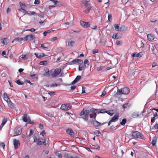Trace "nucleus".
Masks as SVG:
<instances>
[{"label":"nucleus","mask_w":158,"mask_h":158,"mask_svg":"<svg viewBox=\"0 0 158 158\" xmlns=\"http://www.w3.org/2000/svg\"><path fill=\"white\" fill-rule=\"evenodd\" d=\"M89 110H85L84 109L80 113V115L81 117L80 118H82L85 121H87L89 118Z\"/></svg>","instance_id":"f257e3e1"},{"label":"nucleus","mask_w":158,"mask_h":158,"mask_svg":"<svg viewBox=\"0 0 158 158\" xmlns=\"http://www.w3.org/2000/svg\"><path fill=\"white\" fill-rule=\"evenodd\" d=\"M130 92V90L128 88H123L121 89H118L116 94H127Z\"/></svg>","instance_id":"f03ea898"},{"label":"nucleus","mask_w":158,"mask_h":158,"mask_svg":"<svg viewBox=\"0 0 158 158\" xmlns=\"http://www.w3.org/2000/svg\"><path fill=\"white\" fill-rule=\"evenodd\" d=\"M98 110V109L92 108L89 110V117L91 118H93L92 119L95 120V118L96 117L97 112L95 111H97Z\"/></svg>","instance_id":"7ed1b4c3"},{"label":"nucleus","mask_w":158,"mask_h":158,"mask_svg":"<svg viewBox=\"0 0 158 158\" xmlns=\"http://www.w3.org/2000/svg\"><path fill=\"white\" fill-rule=\"evenodd\" d=\"M131 136L134 138H142V134L138 131H132L131 133Z\"/></svg>","instance_id":"20e7f679"},{"label":"nucleus","mask_w":158,"mask_h":158,"mask_svg":"<svg viewBox=\"0 0 158 158\" xmlns=\"http://www.w3.org/2000/svg\"><path fill=\"white\" fill-rule=\"evenodd\" d=\"M61 68L60 67L57 68L54 70L53 73L51 75L53 77H56L61 73Z\"/></svg>","instance_id":"39448f33"},{"label":"nucleus","mask_w":158,"mask_h":158,"mask_svg":"<svg viewBox=\"0 0 158 158\" xmlns=\"http://www.w3.org/2000/svg\"><path fill=\"white\" fill-rule=\"evenodd\" d=\"M83 63V62L82 60L79 59H76L69 62V64L70 65H73L76 64V63H78L80 64H82Z\"/></svg>","instance_id":"423d86ee"},{"label":"nucleus","mask_w":158,"mask_h":158,"mask_svg":"<svg viewBox=\"0 0 158 158\" xmlns=\"http://www.w3.org/2000/svg\"><path fill=\"white\" fill-rule=\"evenodd\" d=\"M67 133L72 137H75V134L73 131L71 129L68 128L66 130Z\"/></svg>","instance_id":"0eeeda50"},{"label":"nucleus","mask_w":158,"mask_h":158,"mask_svg":"<svg viewBox=\"0 0 158 158\" xmlns=\"http://www.w3.org/2000/svg\"><path fill=\"white\" fill-rule=\"evenodd\" d=\"M82 3L85 7H88L90 6V1H87L85 0H83L82 2Z\"/></svg>","instance_id":"6e6552de"},{"label":"nucleus","mask_w":158,"mask_h":158,"mask_svg":"<svg viewBox=\"0 0 158 158\" xmlns=\"http://www.w3.org/2000/svg\"><path fill=\"white\" fill-rule=\"evenodd\" d=\"M14 132L16 135L21 134L22 133V129L21 127H19L16 128L14 130Z\"/></svg>","instance_id":"1a4fd4ad"},{"label":"nucleus","mask_w":158,"mask_h":158,"mask_svg":"<svg viewBox=\"0 0 158 158\" xmlns=\"http://www.w3.org/2000/svg\"><path fill=\"white\" fill-rule=\"evenodd\" d=\"M80 23L81 26L84 28H86L90 26V24L88 22L81 21Z\"/></svg>","instance_id":"9d476101"},{"label":"nucleus","mask_w":158,"mask_h":158,"mask_svg":"<svg viewBox=\"0 0 158 158\" xmlns=\"http://www.w3.org/2000/svg\"><path fill=\"white\" fill-rule=\"evenodd\" d=\"M91 123L93 124V125L95 127H99L101 125V123L96 121V119H92Z\"/></svg>","instance_id":"9b49d317"},{"label":"nucleus","mask_w":158,"mask_h":158,"mask_svg":"<svg viewBox=\"0 0 158 158\" xmlns=\"http://www.w3.org/2000/svg\"><path fill=\"white\" fill-rule=\"evenodd\" d=\"M34 38V36L32 34L27 35L25 37H24L25 41H26L28 40H32Z\"/></svg>","instance_id":"f8f14e48"},{"label":"nucleus","mask_w":158,"mask_h":158,"mask_svg":"<svg viewBox=\"0 0 158 158\" xmlns=\"http://www.w3.org/2000/svg\"><path fill=\"white\" fill-rule=\"evenodd\" d=\"M13 143L15 148H17L20 145V142L19 141L15 139H14Z\"/></svg>","instance_id":"ddd939ff"},{"label":"nucleus","mask_w":158,"mask_h":158,"mask_svg":"<svg viewBox=\"0 0 158 158\" xmlns=\"http://www.w3.org/2000/svg\"><path fill=\"white\" fill-rule=\"evenodd\" d=\"M7 118H5V117L3 118L2 120V121L1 124L0 126V130H1L2 128L4 126L5 124L6 123L7 121Z\"/></svg>","instance_id":"4468645a"},{"label":"nucleus","mask_w":158,"mask_h":158,"mask_svg":"<svg viewBox=\"0 0 158 158\" xmlns=\"http://www.w3.org/2000/svg\"><path fill=\"white\" fill-rule=\"evenodd\" d=\"M142 53L141 52H139V53H137L135 52L132 54V56L133 57H141L142 56Z\"/></svg>","instance_id":"2eb2a0df"},{"label":"nucleus","mask_w":158,"mask_h":158,"mask_svg":"<svg viewBox=\"0 0 158 158\" xmlns=\"http://www.w3.org/2000/svg\"><path fill=\"white\" fill-rule=\"evenodd\" d=\"M118 119V114H115L114 116L111 118V121L115 122L117 121Z\"/></svg>","instance_id":"dca6fc26"},{"label":"nucleus","mask_w":158,"mask_h":158,"mask_svg":"<svg viewBox=\"0 0 158 158\" xmlns=\"http://www.w3.org/2000/svg\"><path fill=\"white\" fill-rule=\"evenodd\" d=\"M3 98L4 100L5 101L7 102L10 101V99L8 96L7 94L5 93L3 94Z\"/></svg>","instance_id":"f3484780"},{"label":"nucleus","mask_w":158,"mask_h":158,"mask_svg":"<svg viewBox=\"0 0 158 158\" xmlns=\"http://www.w3.org/2000/svg\"><path fill=\"white\" fill-rule=\"evenodd\" d=\"M61 109L62 110H69V109H70V107H68L65 104H63L61 106Z\"/></svg>","instance_id":"a211bd4d"},{"label":"nucleus","mask_w":158,"mask_h":158,"mask_svg":"<svg viewBox=\"0 0 158 158\" xmlns=\"http://www.w3.org/2000/svg\"><path fill=\"white\" fill-rule=\"evenodd\" d=\"M114 28L116 31H122L123 30H122V27H120L119 26L118 24H115L114 25Z\"/></svg>","instance_id":"6ab92c4d"},{"label":"nucleus","mask_w":158,"mask_h":158,"mask_svg":"<svg viewBox=\"0 0 158 158\" xmlns=\"http://www.w3.org/2000/svg\"><path fill=\"white\" fill-rule=\"evenodd\" d=\"M81 78V77L80 76H77L75 78V79L72 82V84H73L75 83L76 82H78Z\"/></svg>","instance_id":"aec40b11"},{"label":"nucleus","mask_w":158,"mask_h":158,"mask_svg":"<svg viewBox=\"0 0 158 158\" xmlns=\"http://www.w3.org/2000/svg\"><path fill=\"white\" fill-rule=\"evenodd\" d=\"M34 54L35 55L37 58H42L45 56L44 54V53H42L40 54H38L37 53H35Z\"/></svg>","instance_id":"412c9836"},{"label":"nucleus","mask_w":158,"mask_h":158,"mask_svg":"<svg viewBox=\"0 0 158 158\" xmlns=\"http://www.w3.org/2000/svg\"><path fill=\"white\" fill-rule=\"evenodd\" d=\"M22 120L23 122H27L30 119L27 117V114H25L22 117Z\"/></svg>","instance_id":"4be33fe9"},{"label":"nucleus","mask_w":158,"mask_h":158,"mask_svg":"<svg viewBox=\"0 0 158 158\" xmlns=\"http://www.w3.org/2000/svg\"><path fill=\"white\" fill-rule=\"evenodd\" d=\"M23 40L25 41L24 37L23 38L18 37L14 39V40L12 41V42L13 43L14 41L21 42Z\"/></svg>","instance_id":"5701e85b"},{"label":"nucleus","mask_w":158,"mask_h":158,"mask_svg":"<svg viewBox=\"0 0 158 158\" xmlns=\"http://www.w3.org/2000/svg\"><path fill=\"white\" fill-rule=\"evenodd\" d=\"M7 103L8 106L10 107V108L12 109L14 107V105L13 103L10 100L8 102H7Z\"/></svg>","instance_id":"b1692460"},{"label":"nucleus","mask_w":158,"mask_h":158,"mask_svg":"<svg viewBox=\"0 0 158 158\" xmlns=\"http://www.w3.org/2000/svg\"><path fill=\"white\" fill-rule=\"evenodd\" d=\"M156 140L157 138L155 136L153 138L151 142V143L153 146H154L156 144Z\"/></svg>","instance_id":"393cba45"},{"label":"nucleus","mask_w":158,"mask_h":158,"mask_svg":"<svg viewBox=\"0 0 158 158\" xmlns=\"http://www.w3.org/2000/svg\"><path fill=\"white\" fill-rule=\"evenodd\" d=\"M140 115L138 113L134 112L132 115V117L134 118H137Z\"/></svg>","instance_id":"a878e982"},{"label":"nucleus","mask_w":158,"mask_h":158,"mask_svg":"<svg viewBox=\"0 0 158 158\" xmlns=\"http://www.w3.org/2000/svg\"><path fill=\"white\" fill-rule=\"evenodd\" d=\"M85 65L82 64H80L79 66L78 70L80 71L84 70L85 69Z\"/></svg>","instance_id":"bb28decb"},{"label":"nucleus","mask_w":158,"mask_h":158,"mask_svg":"<svg viewBox=\"0 0 158 158\" xmlns=\"http://www.w3.org/2000/svg\"><path fill=\"white\" fill-rule=\"evenodd\" d=\"M91 8L92 7L91 6H89L88 7V8L86 9L85 10L83 11L84 12L85 14L88 13L90 11V10L91 9Z\"/></svg>","instance_id":"cd10ccee"},{"label":"nucleus","mask_w":158,"mask_h":158,"mask_svg":"<svg viewBox=\"0 0 158 158\" xmlns=\"http://www.w3.org/2000/svg\"><path fill=\"white\" fill-rule=\"evenodd\" d=\"M147 38L148 40L150 41L154 39L153 37L150 34L148 35Z\"/></svg>","instance_id":"c85d7f7f"},{"label":"nucleus","mask_w":158,"mask_h":158,"mask_svg":"<svg viewBox=\"0 0 158 158\" xmlns=\"http://www.w3.org/2000/svg\"><path fill=\"white\" fill-rule=\"evenodd\" d=\"M19 5L20 7L24 9H26L27 6L24 3H23L21 2H19Z\"/></svg>","instance_id":"c756f323"},{"label":"nucleus","mask_w":158,"mask_h":158,"mask_svg":"<svg viewBox=\"0 0 158 158\" xmlns=\"http://www.w3.org/2000/svg\"><path fill=\"white\" fill-rule=\"evenodd\" d=\"M51 1H52L53 3H54V5L56 6H57L59 5L58 3H59V2L57 0H51Z\"/></svg>","instance_id":"7c9ffc66"},{"label":"nucleus","mask_w":158,"mask_h":158,"mask_svg":"<svg viewBox=\"0 0 158 158\" xmlns=\"http://www.w3.org/2000/svg\"><path fill=\"white\" fill-rule=\"evenodd\" d=\"M156 48V47L154 45L152 44L151 45H150V49L153 51H154Z\"/></svg>","instance_id":"2f4dec72"},{"label":"nucleus","mask_w":158,"mask_h":158,"mask_svg":"<svg viewBox=\"0 0 158 158\" xmlns=\"http://www.w3.org/2000/svg\"><path fill=\"white\" fill-rule=\"evenodd\" d=\"M75 43L74 41H69L68 42V45L69 46H73L74 44Z\"/></svg>","instance_id":"473e14b6"},{"label":"nucleus","mask_w":158,"mask_h":158,"mask_svg":"<svg viewBox=\"0 0 158 158\" xmlns=\"http://www.w3.org/2000/svg\"><path fill=\"white\" fill-rule=\"evenodd\" d=\"M126 119L125 118H124L122 120V122L120 123V124L122 125H124L125 124L126 122Z\"/></svg>","instance_id":"72a5a7b5"},{"label":"nucleus","mask_w":158,"mask_h":158,"mask_svg":"<svg viewBox=\"0 0 158 158\" xmlns=\"http://www.w3.org/2000/svg\"><path fill=\"white\" fill-rule=\"evenodd\" d=\"M112 38L114 39H118L119 38L118 34H114L112 36Z\"/></svg>","instance_id":"f704fd0d"},{"label":"nucleus","mask_w":158,"mask_h":158,"mask_svg":"<svg viewBox=\"0 0 158 158\" xmlns=\"http://www.w3.org/2000/svg\"><path fill=\"white\" fill-rule=\"evenodd\" d=\"M94 134L97 136H98L101 134V133L99 130L95 131L94 132Z\"/></svg>","instance_id":"c9c22d12"},{"label":"nucleus","mask_w":158,"mask_h":158,"mask_svg":"<svg viewBox=\"0 0 158 158\" xmlns=\"http://www.w3.org/2000/svg\"><path fill=\"white\" fill-rule=\"evenodd\" d=\"M56 155L58 157V158H62V156L61 154L59 152H56Z\"/></svg>","instance_id":"e433bc0d"},{"label":"nucleus","mask_w":158,"mask_h":158,"mask_svg":"<svg viewBox=\"0 0 158 158\" xmlns=\"http://www.w3.org/2000/svg\"><path fill=\"white\" fill-rule=\"evenodd\" d=\"M108 21L109 22L111 21L112 20V15L111 14H109L108 15Z\"/></svg>","instance_id":"4c0bfd02"},{"label":"nucleus","mask_w":158,"mask_h":158,"mask_svg":"<svg viewBox=\"0 0 158 158\" xmlns=\"http://www.w3.org/2000/svg\"><path fill=\"white\" fill-rule=\"evenodd\" d=\"M36 14V13L34 11H28L27 15H33Z\"/></svg>","instance_id":"58836bf2"},{"label":"nucleus","mask_w":158,"mask_h":158,"mask_svg":"<svg viewBox=\"0 0 158 158\" xmlns=\"http://www.w3.org/2000/svg\"><path fill=\"white\" fill-rule=\"evenodd\" d=\"M47 63V61H41L40 63V64L41 65H44Z\"/></svg>","instance_id":"ea45409f"},{"label":"nucleus","mask_w":158,"mask_h":158,"mask_svg":"<svg viewBox=\"0 0 158 158\" xmlns=\"http://www.w3.org/2000/svg\"><path fill=\"white\" fill-rule=\"evenodd\" d=\"M15 82L19 85H22L24 84L23 82H21L19 80L16 81Z\"/></svg>","instance_id":"a19ab883"},{"label":"nucleus","mask_w":158,"mask_h":158,"mask_svg":"<svg viewBox=\"0 0 158 158\" xmlns=\"http://www.w3.org/2000/svg\"><path fill=\"white\" fill-rule=\"evenodd\" d=\"M84 64L85 67L86 66L85 64H87V65H89V60H85L84 61Z\"/></svg>","instance_id":"79ce46f5"},{"label":"nucleus","mask_w":158,"mask_h":158,"mask_svg":"<svg viewBox=\"0 0 158 158\" xmlns=\"http://www.w3.org/2000/svg\"><path fill=\"white\" fill-rule=\"evenodd\" d=\"M44 76H45V77L50 76V74H49V71H48L47 72H46V73H45L44 74Z\"/></svg>","instance_id":"37998d69"},{"label":"nucleus","mask_w":158,"mask_h":158,"mask_svg":"<svg viewBox=\"0 0 158 158\" xmlns=\"http://www.w3.org/2000/svg\"><path fill=\"white\" fill-rule=\"evenodd\" d=\"M128 103H126L124 104L122 106V108L123 109L127 108L128 106Z\"/></svg>","instance_id":"c03bdc74"},{"label":"nucleus","mask_w":158,"mask_h":158,"mask_svg":"<svg viewBox=\"0 0 158 158\" xmlns=\"http://www.w3.org/2000/svg\"><path fill=\"white\" fill-rule=\"evenodd\" d=\"M21 58L23 60H26L27 59V55H22Z\"/></svg>","instance_id":"a18cd8bd"},{"label":"nucleus","mask_w":158,"mask_h":158,"mask_svg":"<svg viewBox=\"0 0 158 158\" xmlns=\"http://www.w3.org/2000/svg\"><path fill=\"white\" fill-rule=\"evenodd\" d=\"M106 110L105 109H102L100 110L99 113H105L106 112Z\"/></svg>","instance_id":"49530a36"},{"label":"nucleus","mask_w":158,"mask_h":158,"mask_svg":"<svg viewBox=\"0 0 158 158\" xmlns=\"http://www.w3.org/2000/svg\"><path fill=\"white\" fill-rule=\"evenodd\" d=\"M5 144L4 143H2L0 144V147L4 149Z\"/></svg>","instance_id":"de8ad7c7"},{"label":"nucleus","mask_w":158,"mask_h":158,"mask_svg":"<svg viewBox=\"0 0 158 158\" xmlns=\"http://www.w3.org/2000/svg\"><path fill=\"white\" fill-rule=\"evenodd\" d=\"M33 134V131L31 129L30 131V133L28 135L29 136H31Z\"/></svg>","instance_id":"09e8293b"},{"label":"nucleus","mask_w":158,"mask_h":158,"mask_svg":"<svg viewBox=\"0 0 158 158\" xmlns=\"http://www.w3.org/2000/svg\"><path fill=\"white\" fill-rule=\"evenodd\" d=\"M37 144L38 145L40 146L42 145V142L41 141L37 142Z\"/></svg>","instance_id":"8fccbe9b"},{"label":"nucleus","mask_w":158,"mask_h":158,"mask_svg":"<svg viewBox=\"0 0 158 158\" xmlns=\"http://www.w3.org/2000/svg\"><path fill=\"white\" fill-rule=\"evenodd\" d=\"M46 134V133H45V132L44 131H42V132H41L40 134V135H42L43 136L44 135H45Z\"/></svg>","instance_id":"3c124183"},{"label":"nucleus","mask_w":158,"mask_h":158,"mask_svg":"<svg viewBox=\"0 0 158 158\" xmlns=\"http://www.w3.org/2000/svg\"><path fill=\"white\" fill-rule=\"evenodd\" d=\"M54 93L55 92L53 91H49L48 92V94L51 96H52L53 95Z\"/></svg>","instance_id":"603ef678"},{"label":"nucleus","mask_w":158,"mask_h":158,"mask_svg":"<svg viewBox=\"0 0 158 158\" xmlns=\"http://www.w3.org/2000/svg\"><path fill=\"white\" fill-rule=\"evenodd\" d=\"M57 39V37H55L52 38L51 39V40L52 41H55V40H56Z\"/></svg>","instance_id":"864d4df0"},{"label":"nucleus","mask_w":158,"mask_h":158,"mask_svg":"<svg viewBox=\"0 0 158 158\" xmlns=\"http://www.w3.org/2000/svg\"><path fill=\"white\" fill-rule=\"evenodd\" d=\"M106 92L105 91H103L102 93V94L100 95L101 96H103L105 95Z\"/></svg>","instance_id":"5fc2aeb1"},{"label":"nucleus","mask_w":158,"mask_h":158,"mask_svg":"<svg viewBox=\"0 0 158 158\" xmlns=\"http://www.w3.org/2000/svg\"><path fill=\"white\" fill-rule=\"evenodd\" d=\"M156 21H157V20L156 19H153L152 20V21H151L149 23L150 24H151V23H155V22H156Z\"/></svg>","instance_id":"6e6d98bb"},{"label":"nucleus","mask_w":158,"mask_h":158,"mask_svg":"<svg viewBox=\"0 0 158 158\" xmlns=\"http://www.w3.org/2000/svg\"><path fill=\"white\" fill-rule=\"evenodd\" d=\"M154 128L155 129H158V124L156 123L154 127Z\"/></svg>","instance_id":"4d7b16f0"},{"label":"nucleus","mask_w":158,"mask_h":158,"mask_svg":"<svg viewBox=\"0 0 158 158\" xmlns=\"http://www.w3.org/2000/svg\"><path fill=\"white\" fill-rule=\"evenodd\" d=\"M34 3L35 4H38L40 3V1L39 0H35Z\"/></svg>","instance_id":"13d9d810"},{"label":"nucleus","mask_w":158,"mask_h":158,"mask_svg":"<svg viewBox=\"0 0 158 158\" xmlns=\"http://www.w3.org/2000/svg\"><path fill=\"white\" fill-rule=\"evenodd\" d=\"M110 128V129H112L113 130H115L116 129L115 127H114V126H111Z\"/></svg>","instance_id":"bf43d9fd"},{"label":"nucleus","mask_w":158,"mask_h":158,"mask_svg":"<svg viewBox=\"0 0 158 158\" xmlns=\"http://www.w3.org/2000/svg\"><path fill=\"white\" fill-rule=\"evenodd\" d=\"M98 52V49H95L93 51V54H95Z\"/></svg>","instance_id":"052dcab7"},{"label":"nucleus","mask_w":158,"mask_h":158,"mask_svg":"<svg viewBox=\"0 0 158 158\" xmlns=\"http://www.w3.org/2000/svg\"><path fill=\"white\" fill-rule=\"evenodd\" d=\"M106 113H107L108 114H109V115H110V116H112L113 114L111 113L109 111H106Z\"/></svg>","instance_id":"680f3d73"},{"label":"nucleus","mask_w":158,"mask_h":158,"mask_svg":"<svg viewBox=\"0 0 158 158\" xmlns=\"http://www.w3.org/2000/svg\"><path fill=\"white\" fill-rule=\"evenodd\" d=\"M33 139H34V142H37V139L35 136H34L33 137Z\"/></svg>","instance_id":"e2e57ef3"},{"label":"nucleus","mask_w":158,"mask_h":158,"mask_svg":"<svg viewBox=\"0 0 158 158\" xmlns=\"http://www.w3.org/2000/svg\"><path fill=\"white\" fill-rule=\"evenodd\" d=\"M38 16L40 18H44V14H39L38 15Z\"/></svg>","instance_id":"0e129e2a"},{"label":"nucleus","mask_w":158,"mask_h":158,"mask_svg":"<svg viewBox=\"0 0 158 158\" xmlns=\"http://www.w3.org/2000/svg\"><path fill=\"white\" fill-rule=\"evenodd\" d=\"M29 31L32 32H34L35 31V29L33 28H31L29 29Z\"/></svg>","instance_id":"69168bd1"},{"label":"nucleus","mask_w":158,"mask_h":158,"mask_svg":"<svg viewBox=\"0 0 158 158\" xmlns=\"http://www.w3.org/2000/svg\"><path fill=\"white\" fill-rule=\"evenodd\" d=\"M57 86V84H53L51 85V86L52 87H56Z\"/></svg>","instance_id":"338daca9"},{"label":"nucleus","mask_w":158,"mask_h":158,"mask_svg":"<svg viewBox=\"0 0 158 158\" xmlns=\"http://www.w3.org/2000/svg\"><path fill=\"white\" fill-rule=\"evenodd\" d=\"M56 7V6H55L54 5H50L49 7H48V8L49 9H51L52 8V7Z\"/></svg>","instance_id":"774afa93"}]
</instances>
